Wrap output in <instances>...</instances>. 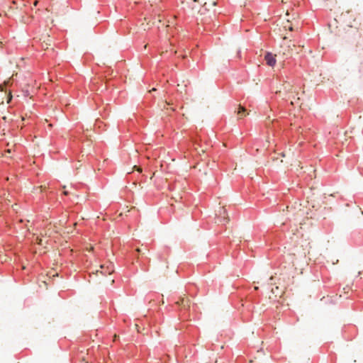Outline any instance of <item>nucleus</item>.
Returning a JSON list of instances; mask_svg holds the SVG:
<instances>
[{
    "label": "nucleus",
    "instance_id": "27",
    "mask_svg": "<svg viewBox=\"0 0 363 363\" xmlns=\"http://www.w3.org/2000/svg\"><path fill=\"white\" fill-rule=\"evenodd\" d=\"M212 5L215 6L216 5V2L215 1H212Z\"/></svg>",
    "mask_w": 363,
    "mask_h": 363
},
{
    "label": "nucleus",
    "instance_id": "15",
    "mask_svg": "<svg viewBox=\"0 0 363 363\" xmlns=\"http://www.w3.org/2000/svg\"><path fill=\"white\" fill-rule=\"evenodd\" d=\"M11 99H12V95H11V92H9V95H8L7 103H8V104H9V103H10V102H11Z\"/></svg>",
    "mask_w": 363,
    "mask_h": 363
},
{
    "label": "nucleus",
    "instance_id": "20",
    "mask_svg": "<svg viewBox=\"0 0 363 363\" xmlns=\"http://www.w3.org/2000/svg\"><path fill=\"white\" fill-rule=\"evenodd\" d=\"M38 189H40V191H43V189H45V186H40L38 187Z\"/></svg>",
    "mask_w": 363,
    "mask_h": 363
},
{
    "label": "nucleus",
    "instance_id": "11",
    "mask_svg": "<svg viewBox=\"0 0 363 363\" xmlns=\"http://www.w3.org/2000/svg\"><path fill=\"white\" fill-rule=\"evenodd\" d=\"M182 83L184 84V87L181 89H178L177 91L181 94L184 92L186 94L187 93L186 87L190 84L189 79L186 78V79L182 81Z\"/></svg>",
    "mask_w": 363,
    "mask_h": 363
},
{
    "label": "nucleus",
    "instance_id": "23",
    "mask_svg": "<svg viewBox=\"0 0 363 363\" xmlns=\"http://www.w3.org/2000/svg\"><path fill=\"white\" fill-rule=\"evenodd\" d=\"M11 149H8V150H6L5 152H7V153H10V152H11Z\"/></svg>",
    "mask_w": 363,
    "mask_h": 363
},
{
    "label": "nucleus",
    "instance_id": "14",
    "mask_svg": "<svg viewBox=\"0 0 363 363\" xmlns=\"http://www.w3.org/2000/svg\"><path fill=\"white\" fill-rule=\"evenodd\" d=\"M49 277H57L58 276V274L57 272H50L48 274H47Z\"/></svg>",
    "mask_w": 363,
    "mask_h": 363
},
{
    "label": "nucleus",
    "instance_id": "24",
    "mask_svg": "<svg viewBox=\"0 0 363 363\" xmlns=\"http://www.w3.org/2000/svg\"><path fill=\"white\" fill-rule=\"evenodd\" d=\"M189 1H191V0H189ZM184 2L187 3V0H184V1H182V3H184Z\"/></svg>",
    "mask_w": 363,
    "mask_h": 363
},
{
    "label": "nucleus",
    "instance_id": "3",
    "mask_svg": "<svg viewBox=\"0 0 363 363\" xmlns=\"http://www.w3.org/2000/svg\"><path fill=\"white\" fill-rule=\"evenodd\" d=\"M25 7V4L21 0H13L12 5L9 6L6 13H16L17 10L21 11Z\"/></svg>",
    "mask_w": 363,
    "mask_h": 363
},
{
    "label": "nucleus",
    "instance_id": "30",
    "mask_svg": "<svg viewBox=\"0 0 363 363\" xmlns=\"http://www.w3.org/2000/svg\"><path fill=\"white\" fill-rule=\"evenodd\" d=\"M48 126H49L50 128H52V124H49V125H48Z\"/></svg>",
    "mask_w": 363,
    "mask_h": 363
},
{
    "label": "nucleus",
    "instance_id": "18",
    "mask_svg": "<svg viewBox=\"0 0 363 363\" xmlns=\"http://www.w3.org/2000/svg\"><path fill=\"white\" fill-rule=\"evenodd\" d=\"M277 291H278V290H274V289H272V292L273 294H275V296H279L278 293H277ZM281 296V295H279V296Z\"/></svg>",
    "mask_w": 363,
    "mask_h": 363
},
{
    "label": "nucleus",
    "instance_id": "7",
    "mask_svg": "<svg viewBox=\"0 0 363 363\" xmlns=\"http://www.w3.org/2000/svg\"><path fill=\"white\" fill-rule=\"evenodd\" d=\"M101 270H96V274L97 275L99 273H100L101 275H106V274H111L114 269L113 266L112 264H110L107 267H104V265L100 266Z\"/></svg>",
    "mask_w": 363,
    "mask_h": 363
},
{
    "label": "nucleus",
    "instance_id": "28",
    "mask_svg": "<svg viewBox=\"0 0 363 363\" xmlns=\"http://www.w3.org/2000/svg\"><path fill=\"white\" fill-rule=\"evenodd\" d=\"M113 282H114V280H113V279H111V284H112Z\"/></svg>",
    "mask_w": 363,
    "mask_h": 363
},
{
    "label": "nucleus",
    "instance_id": "12",
    "mask_svg": "<svg viewBox=\"0 0 363 363\" xmlns=\"http://www.w3.org/2000/svg\"><path fill=\"white\" fill-rule=\"evenodd\" d=\"M246 109L243 106L240 105L239 106L238 114L240 116V118H242L243 116L248 114V113H246Z\"/></svg>",
    "mask_w": 363,
    "mask_h": 363
},
{
    "label": "nucleus",
    "instance_id": "35",
    "mask_svg": "<svg viewBox=\"0 0 363 363\" xmlns=\"http://www.w3.org/2000/svg\"><path fill=\"white\" fill-rule=\"evenodd\" d=\"M282 157H285V155L284 153L281 154Z\"/></svg>",
    "mask_w": 363,
    "mask_h": 363
},
{
    "label": "nucleus",
    "instance_id": "10",
    "mask_svg": "<svg viewBox=\"0 0 363 363\" xmlns=\"http://www.w3.org/2000/svg\"><path fill=\"white\" fill-rule=\"evenodd\" d=\"M14 74L12 75L11 77L8 79L7 80H5L3 84H0V91H4V87L9 86L12 84V79L13 77Z\"/></svg>",
    "mask_w": 363,
    "mask_h": 363
},
{
    "label": "nucleus",
    "instance_id": "16",
    "mask_svg": "<svg viewBox=\"0 0 363 363\" xmlns=\"http://www.w3.org/2000/svg\"><path fill=\"white\" fill-rule=\"evenodd\" d=\"M133 169H136L138 172H142V169L140 167H138L137 166H134L133 167Z\"/></svg>",
    "mask_w": 363,
    "mask_h": 363
},
{
    "label": "nucleus",
    "instance_id": "8",
    "mask_svg": "<svg viewBox=\"0 0 363 363\" xmlns=\"http://www.w3.org/2000/svg\"><path fill=\"white\" fill-rule=\"evenodd\" d=\"M264 60L268 66L274 67L276 64V55L271 52H267L264 55Z\"/></svg>",
    "mask_w": 363,
    "mask_h": 363
},
{
    "label": "nucleus",
    "instance_id": "22",
    "mask_svg": "<svg viewBox=\"0 0 363 363\" xmlns=\"http://www.w3.org/2000/svg\"><path fill=\"white\" fill-rule=\"evenodd\" d=\"M298 214V216H302L303 214V212L301 211H299Z\"/></svg>",
    "mask_w": 363,
    "mask_h": 363
},
{
    "label": "nucleus",
    "instance_id": "9",
    "mask_svg": "<svg viewBox=\"0 0 363 363\" xmlns=\"http://www.w3.org/2000/svg\"><path fill=\"white\" fill-rule=\"evenodd\" d=\"M178 306H182L185 309H189L191 306V301L187 297H181L179 301L176 302Z\"/></svg>",
    "mask_w": 363,
    "mask_h": 363
},
{
    "label": "nucleus",
    "instance_id": "25",
    "mask_svg": "<svg viewBox=\"0 0 363 363\" xmlns=\"http://www.w3.org/2000/svg\"><path fill=\"white\" fill-rule=\"evenodd\" d=\"M136 251H137L138 252H140V251H141V250H140V248H138V249L136 250Z\"/></svg>",
    "mask_w": 363,
    "mask_h": 363
},
{
    "label": "nucleus",
    "instance_id": "1",
    "mask_svg": "<svg viewBox=\"0 0 363 363\" xmlns=\"http://www.w3.org/2000/svg\"><path fill=\"white\" fill-rule=\"evenodd\" d=\"M276 94L284 99H291L292 106L299 104L298 92L296 91V88L289 82H284L281 88L276 91Z\"/></svg>",
    "mask_w": 363,
    "mask_h": 363
},
{
    "label": "nucleus",
    "instance_id": "21",
    "mask_svg": "<svg viewBox=\"0 0 363 363\" xmlns=\"http://www.w3.org/2000/svg\"><path fill=\"white\" fill-rule=\"evenodd\" d=\"M29 18H28V19H26V20H23V22H24L25 23H28L30 22Z\"/></svg>",
    "mask_w": 363,
    "mask_h": 363
},
{
    "label": "nucleus",
    "instance_id": "36",
    "mask_svg": "<svg viewBox=\"0 0 363 363\" xmlns=\"http://www.w3.org/2000/svg\"><path fill=\"white\" fill-rule=\"evenodd\" d=\"M93 250V247H91L89 250Z\"/></svg>",
    "mask_w": 363,
    "mask_h": 363
},
{
    "label": "nucleus",
    "instance_id": "32",
    "mask_svg": "<svg viewBox=\"0 0 363 363\" xmlns=\"http://www.w3.org/2000/svg\"><path fill=\"white\" fill-rule=\"evenodd\" d=\"M3 119H4V120H6V116H4V117H3Z\"/></svg>",
    "mask_w": 363,
    "mask_h": 363
},
{
    "label": "nucleus",
    "instance_id": "33",
    "mask_svg": "<svg viewBox=\"0 0 363 363\" xmlns=\"http://www.w3.org/2000/svg\"><path fill=\"white\" fill-rule=\"evenodd\" d=\"M177 86H178V87H180V86H181V84H177Z\"/></svg>",
    "mask_w": 363,
    "mask_h": 363
},
{
    "label": "nucleus",
    "instance_id": "6",
    "mask_svg": "<svg viewBox=\"0 0 363 363\" xmlns=\"http://www.w3.org/2000/svg\"><path fill=\"white\" fill-rule=\"evenodd\" d=\"M216 216H218L219 222H225L228 221V217L227 216L226 210L224 207H220L218 211Z\"/></svg>",
    "mask_w": 363,
    "mask_h": 363
},
{
    "label": "nucleus",
    "instance_id": "31",
    "mask_svg": "<svg viewBox=\"0 0 363 363\" xmlns=\"http://www.w3.org/2000/svg\"><path fill=\"white\" fill-rule=\"evenodd\" d=\"M155 90H156V89L153 88L150 91H155Z\"/></svg>",
    "mask_w": 363,
    "mask_h": 363
},
{
    "label": "nucleus",
    "instance_id": "34",
    "mask_svg": "<svg viewBox=\"0 0 363 363\" xmlns=\"http://www.w3.org/2000/svg\"><path fill=\"white\" fill-rule=\"evenodd\" d=\"M255 290H257V289H258V287H257V286H255Z\"/></svg>",
    "mask_w": 363,
    "mask_h": 363
},
{
    "label": "nucleus",
    "instance_id": "4",
    "mask_svg": "<svg viewBox=\"0 0 363 363\" xmlns=\"http://www.w3.org/2000/svg\"><path fill=\"white\" fill-rule=\"evenodd\" d=\"M294 44H284L281 46V50L279 51V54H281L284 57L286 58L291 57L293 54V48H295Z\"/></svg>",
    "mask_w": 363,
    "mask_h": 363
},
{
    "label": "nucleus",
    "instance_id": "19",
    "mask_svg": "<svg viewBox=\"0 0 363 363\" xmlns=\"http://www.w3.org/2000/svg\"><path fill=\"white\" fill-rule=\"evenodd\" d=\"M173 199L175 200V201H178L182 197H172Z\"/></svg>",
    "mask_w": 363,
    "mask_h": 363
},
{
    "label": "nucleus",
    "instance_id": "26",
    "mask_svg": "<svg viewBox=\"0 0 363 363\" xmlns=\"http://www.w3.org/2000/svg\"><path fill=\"white\" fill-rule=\"evenodd\" d=\"M64 194H65V195H67V194H68V192H67V191H64Z\"/></svg>",
    "mask_w": 363,
    "mask_h": 363
},
{
    "label": "nucleus",
    "instance_id": "2",
    "mask_svg": "<svg viewBox=\"0 0 363 363\" xmlns=\"http://www.w3.org/2000/svg\"><path fill=\"white\" fill-rule=\"evenodd\" d=\"M186 4L191 8L192 10L196 11L201 15L204 14L203 11L201 10L202 8L205 11L208 10V9L206 8L207 5L206 0H191V1L187 0Z\"/></svg>",
    "mask_w": 363,
    "mask_h": 363
},
{
    "label": "nucleus",
    "instance_id": "17",
    "mask_svg": "<svg viewBox=\"0 0 363 363\" xmlns=\"http://www.w3.org/2000/svg\"><path fill=\"white\" fill-rule=\"evenodd\" d=\"M36 240L38 245H42V239L39 238L38 237L36 238Z\"/></svg>",
    "mask_w": 363,
    "mask_h": 363
},
{
    "label": "nucleus",
    "instance_id": "13",
    "mask_svg": "<svg viewBox=\"0 0 363 363\" xmlns=\"http://www.w3.org/2000/svg\"><path fill=\"white\" fill-rule=\"evenodd\" d=\"M284 28L286 29L288 28L291 31L294 30L293 26L289 24V20H287V24L284 26Z\"/></svg>",
    "mask_w": 363,
    "mask_h": 363
},
{
    "label": "nucleus",
    "instance_id": "29",
    "mask_svg": "<svg viewBox=\"0 0 363 363\" xmlns=\"http://www.w3.org/2000/svg\"><path fill=\"white\" fill-rule=\"evenodd\" d=\"M274 290H279V287L278 286H276Z\"/></svg>",
    "mask_w": 363,
    "mask_h": 363
},
{
    "label": "nucleus",
    "instance_id": "5",
    "mask_svg": "<svg viewBox=\"0 0 363 363\" xmlns=\"http://www.w3.org/2000/svg\"><path fill=\"white\" fill-rule=\"evenodd\" d=\"M354 59L357 63L363 65V42L357 45Z\"/></svg>",
    "mask_w": 363,
    "mask_h": 363
}]
</instances>
